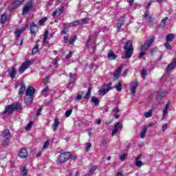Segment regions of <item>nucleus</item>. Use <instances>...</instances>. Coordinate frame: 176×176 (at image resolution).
Instances as JSON below:
<instances>
[{
  "label": "nucleus",
  "mask_w": 176,
  "mask_h": 176,
  "mask_svg": "<svg viewBox=\"0 0 176 176\" xmlns=\"http://www.w3.org/2000/svg\"><path fill=\"white\" fill-rule=\"evenodd\" d=\"M126 156H127V154H123L122 155H121L120 157V159L122 162H124V160H126Z\"/></svg>",
  "instance_id": "46"
},
{
  "label": "nucleus",
  "mask_w": 176,
  "mask_h": 176,
  "mask_svg": "<svg viewBox=\"0 0 176 176\" xmlns=\"http://www.w3.org/2000/svg\"><path fill=\"white\" fill-rule=\"evenodd\" d=\"M122 69H123V65L120 66L118 69H116V72L114 73V78H116V79H119V76H120Z\"/></svg>",
  "instance_id": "18"
},
{
  "label": "nucleus",
  "mask_w": 176,
  "mask_h": 176,
  "mask_svg": "<svg viewBox=\"0 0 176 176\" xmlns=\"http://www.w3.org/2000/svg\"><path fill=\"white\" fill-rule=\"evenodd\" d=\"M156 52H157V47L153 48L151 50V53L152 55H153L154 53H156Z\"/></svg>",
  "instance_id": "51"
},
{
  "label": "nucleus",
  "mask_w": 176,
  "mask_h": 176,
  "mask_svg": "<svg viewBox=\"0 0 176 176\" xmlns=\"http://www.w3.org/2000/svg\"><path fill=\"white\" fill-rule=\"evenodd\" d=\"M46 20H47V19L46 17H44L43 19H41L38 23L40 24V25H43V24H45V22L46 21Z\"/></svg>",
  "instance_id": "42"
},
{
  "label": "nucleus",
  "mask_w": 176,
  "mask_h": 176,
  "mask_svg": "<svg viewBox=\"0 0 176 176\" xmlns=\"http://www.w3.org/2000/svg\"><path fill=\"white\" fill-rule=\"evenodd\" d=\"M167 20H168V17H166L165 19H162V23H164V24H166V21H167Z\"/></svg>",
  "instance_id": "62"
},
{
  "label": "nucleus",
  "mask_w": 176,
  "mask_h": 176,
  "mask_svg": "<svg viewBox=\"0 0 176 176\" xmlns=\"http://www.w3.org/2000/svg\"><path fill=\"white\" fill-rule=\"evenodd\" d=\"M38 50H39V44L36 43L35 47L32 50V54H36V53H38Z\"/></svg>",
  "instance_id": "35"
},
{
  "label": "nucleus",
  "mask_w": 176,
  "mask_h": 176,
  "mask_svg": "<svg viewBox=\"0 0 176 176\" xmlns=\"http://www.w3.org/2000/svg\"><path fill=\"white\" fill-rule=\"evenodd\" d=\"M59 125H60V122L58 121V119H56L54 123V128H53L54 131H56L57 129H58Z\"/></svg>",
  "instance_id": "26"
},
{
  "label": "nucleus",
  "mask_w": 176,
  "mask_h": 176,
  "mask_svg": "<svg viewBox=\"0 0 176 176\" xmlns=\"http://www.w3.org/2000/svg\"><path fill=\"white\" fill-rule=\"evenodd\" d=\"M91 101V102H94V104H95V105H98V104H100V100H98V98H97L96 96H92Z\"/></svg>",
  "instance_id": "27"
},
{
  "label": "nucleus",
  "mask_w": 176,
  "mask_h": 176,
  "mask_svg": "<svg viewBox=\"0 0 176 176\" xmlns=\"http://www.w3.org/2000/svg\"><path fill=\"white\" fill-rule=\"evenodd\" d=\"M19 109H21V104L14 103L6 107L5 110L3 111V114L5 115L6 113H8V115H10V113H12L14 111H19Z\"/></svg>",
  "instance_id": "2"
},
{
  "label": "nucleus",
  "mask_w": 176,
  "mask_h": 176,
  "mask_svg": "<svg viewBox=\"0 0 176 176\" xmlns=\"http://www.w3.org/2000/svg\"><path fill=\"white\" fill-rule=\"evenodd\" d=\"M64 12V7H60L58 10V13L61 14Z\"/></svg>",
  "instance_id": "60"
},
{
  "label": "nucleus",
  "mask_w": 176,
  "mask_h": 176,
  "mask_svg": "<svg viewBox=\"0 0 176 176\" xmlns=\"http://www.w3.org/2000/svg\"><path fill=\"white\" fill-rule=\"evenodd\" d=\"M71 113H72V109L66 111V112L65 113V118H69V116H71Z\"/></svg>",
  "instance_id": "41"
},
{
  "label": "nucleus",
  "mask_w": 176,
  "mask_h": 176,
  "mask_svg": "<svg viewBox=\"0 0 176 176\" xmlns=\"http://www.w3.org/2000/svg\"><path fill=\"white\" fill-rule=\"evenodd\" d=\"M89 21L88 18H85L79 21H74L69 24V27H75V25H79V24H85Z\"/></svg>",
  "instance_id": "9"
},
{
  "label": "nucleus",
  "mask_w": 176,
  "mask_h": 176,
  "mask_svg": "<svg viewBox=\"0 0 176 176\" xmlns=\"http://www.w3.org/2000/svg\"><path fill=\"white\" fill-rule=\"evenodd\" d=\"M154 41H155V37L153 36L148 41L144 43V45L141 46V48H140L141 52H145V50H148V49L151 47V45H152V43H153Z\"/></svg>",
  "instance_id": "5"
},
{
  "label": "nucleus",
  "mask_w": 176,
  "mask_h": 176,
  "mask_svg": "<svg viewBox=\"0 0 176 176\" xmlns=\"http://www.w3.org/2000/svg\"><path fill=\"white\" fill-rule=\"evenodd\" d=\"M122 125L120 122H118L114 125V129L112 131L111 135L113 137L115 134H117V133L119 131V129H122Z\"/></svg>",
  "instance_id": "13"
},
{
  "label": "nucleus",
  "mask_w": 176,
  "mask_h": 176,
  "mask_svg": "<svg viewBox=\"0 0 176 176\" xmlns=\"http://www.w3.org/2000/svg\"><path fill=\"white\" fill-rule=\"evenodd\" d=\"M113 112L114 113H117V112H119V107H116V108H115L114 109H113Z\"/></svg>",
  "instance_id": "59"
},
{
  "label": "nucleus",
  "mask_w": 176,
  "mask_h": 176,
  "mask_svg": "<svg viewBox=\"0 0 176 176\" xmlns=\"http://www.w3.org/2000/svg\"><path fill=\"white\" fill-rule=\"evenodd\" d=\"M41 113H42V108H39L38 110L37 111V116H39V115H41Z\"/></svg>",
  "instance_id": "57"
},
{
  "label": "nucleus",
  "mask_w": 176,
  "mask_h": 176,
  "mask_svg": "<svg viewBox=\"0 0 176 176\" xmlns=\"http://www.w3.org/2000/svg\"><path fill=\"white\" fill-rule=\"evenodd\" d=\"M32 127V122H30V123L28 124L26 126V130H30Z\"/></svg>",
  "instance_id": "49"
},
{
  "label": "nucleus",
  "mask_w": 176,
  "mask_h": 176,
  "mask_svg": "<svg viewBox=\"0 0 176 176\" xmlns=\"http://www.w3.org/2000/svg\"><path fill=\"white\" fill-rule=\"evenodd\" d=\"M77 37L76 36H74L73 38H72V39L69 41L70 45H74V43H75V41H76Z\"/></svg>",
  "instance_id": "45"
},
{
  "label": "nucleus",
  "mask_w": 176,
  "mask_h": 176,
  "mask_svg": "<svg viewBox=\"0 0 176 176\" xmlns=\"http://www.w3.org/2000/svg\"><path fill=\"white\" fill-rule=\"evenodd\" d=\"M24 91H25V85L21 84L19 92V96H23V93H24Z\"/></svg>",
  "instance_id": "29"
},
{
  "label": "nucleus",
  "mask_w": 176,
  "mask_h": 176,
  "mask_svg": "<svg viewBox=\"0 0 176 176\" xmlns=\"http://www.w3.org/2000/svg\"><path fill=\"white\" fill-rule=\"evenodd\" d=\"M71 159V153L66 152L61 153L58 159V164H63V163H65L67 160Z\"/></svg>",
  "instance_id": "4"
},
{
  "label": "nucleus",
  "mask_w": 176,
  "mask_h": 176,
  "mask_svg": "<svg viewBox=\"0 0 176 176\" xmlns=\"http://www.w3.org/2000/svg\"><path fill=\"white\" fill-rule=\"evenodd\" d=\"M33 100H34V96H28L25 95L24 97V101L26 105H30V104H32Z\"/></svg>",
  "instance_id": "17"
},
{
  "label": "nucleus",
  "mask_w": 176,
  "mask_h": 176,
  "mask_svg": "<svg viewBox=\"0 0 176 176\" xmlns=\"http://www.w3.org/2000/svg\"><path fill=\"white\" fill-rule=\"evenodd\" d=\"M167 127H168L167 124H164L162 126V131H166V130H167Z\"/></svg>",
  "instance_id": "54"
},
{
  "label": "nucleus",
  "mask_w": 176,
  "mask_h": 176,
  "mask_svg": "<svg viewBox=\"0 0 176 176\" xmlns=\"http://www.w3.org/2000/svg\"><path fill=\"white\" fill-rule=\"evenodd\" d=\"M24 1H25V0H16L14 2V5H15L16 8H19V6H20V5H21V3H23V2H24Z\"/></svg>",
  "instance_id": "34"
},
{
  "label": "nucleus",
  "mask_w": 176,
  "mask_h": 176,
  "mask_svg": "<svg viewBox=\"0 0 176 176\" xmlns=\"http://www.w3.org/2000/svg\"><path fill=\"white\" fill-rule=\"evenodd\" d=\"M116 89L117 91H122V82H119L116 85Z\"/></svg>",
  "instance_id": "36"
},
{
  "label": "nucleus",
  "mask_w": 176,
  "mask_h": 176,
  "mask_svg": "<svg viewBox=\"0 0 176 176\" xmlns=\"http://www.w3.org/2000/svg\"><path fill=\"white\" fill-rule=\"evenodd\" d=\"M148 72L146 71V69H143L142 71V76H144V78H145V76L147 75Z\"/></svg>",
  "instance_id": "50"
},
{
  "label": "nucleus",
  "mask_w": 176,
  "mask_h": 176,
  "mask_svg": "<svg viewBox=\"0 0 176 176\" xmlns=\"http://www.w3.org/2000/svg\"><path fill=\"white\" fill-rule=\"evenodd\" d=\"M97 166H91L90 171L88 173L89 176H91L94 173L96 172V170H97Z\"/></svg>",
  "instance_id": "28"
},
{
  "label": "nucleus",
  "mask_w": 176,
  "mask_h": 176,
  "mask_svg": "<svg viewBox=\"0 0 176 176\" xmlns=\"http://www.w3.org/2000/svg\"><path fill=\"white\" fill-rule=\"evenodd\" d=\"M63 39H64L63 42H64L65 43H67V42H68V36H65L63 37Z\"/></svg>",
  "instance_id": "58"
},
{
  "label": "nucleus",
  "mask_w": 176,
  "mask_h": 176,
  "mask_svg": "<svg viewBox=\"0 0 176 176\" xmlns=\"http://www.w3.org/2000/svg\"><path fill=\"white\" fill-rule=\"evenodd\" d=\"M165 47L166 49H168V50H171L173 49V47L170 45V43H168V42H166L165 43Z\"/></svg>",
  "instance_id": "44"
},
{
  "label": "nucleus",
  "mask_w": 176,
  "mask_h": 176,
  "mask_svg": "<svg viewBox=\"0 0 176 176\" xmlns=\"http://www.w3.org/2000/svg\"><path fill=\"white\" fill-rule=\"evenodd\" d=\"M91 94V87H89L88 89L87 94L84 96L85 100H89V98H90Z\"/></svg>",
  "instance_id": "30"
},
{
  "label": "nucleus",
  "mask_w": 176,
  "mask_h": 176,
  "mask_svg": "<svg viewBox=\"0 0 176 176\" xmlns=\"http://www.w3.org/2000/svg\"><path fill=\"white\" fill-rule=\"evenodd\" d=\"M176 67V58L172 60V62L168 65L166 71H172Z\"/></svg>",
  "instance_id": "14"
},
{
  "label": "nucleus",
  "mask_w": 176,
  "mask_h": 176,
  "mask_svg": "<svg viewBox=\"0 0 176 176\" xmlns=\"http://www.w3.org/2000/svg\"><path fill=\"white\" fill-rule=\"evenodd\" d=\"M141 157H142V154H140L135 160V164L136 167H138L139 168H141L142 166H144V163L142 161H141Z\"/></svg>",
  "instance_id": "11"
},
{
  "label": "nucleus",
  "mask_w": 176,
  "mask_h": 176,
  "mask_svg": "<svg viewBox=\"0 0 176 176\" xmlns=\"http://www.w3.org/2000/svg\"><path fill=\"white\" fill-rule=\"evenodd\" d=\"M97 124H101V119H98L96 120Z\"/></svg>",
  "instance_id": "63"
},
{
  "label": "nucleus",
  "mask_w": 176,
  "mask_h": 176,
  "mask_svg": "<svg viewBox=\"0 0 176 176\" xmlns=\"http://www.w3.org/2000/svg\"><path fill=\"white\" fill-rule=\"evenodd\" d=\"M91 148V144L90 142L86 143L85 151L87 152H89Z\"/></svg>",
  "instance_id": "40"
},
{
  "label": "nucleus",
  "mask_w": 176,
  "mask_h": 176,
  "mask_svg": "<svg viewBox=\"0 0 176 176\" xmlns=\"http://www.w3.org/2000/svg\"><path fill=\"white\" fill-rule=\"evenodd\" d=\"M107 88L102 89L99 90V96H105L111 89H112V82H109L106 85Z\"/></svg>",
  "instance_id": "8"
},
{
  "label": "nucleus",
  "mask_w": 176,
  "mask_h": 176,
  "mask_svg": "<svg viewBox=\"0 0 176 176\" xmlns=\"http://www.w3.org/2000/svg\"><path fill=\"white\" fill-rule=\"evenodd\" d=\"M43 36H44V41L43 43H46V40L47 39V36H49V31L46 30L44 34H43Z\"/></svg>",
  "instance_id": "38"
},
{
  "label": "nucleus",
  "mask_w": 176,
  "mask_h": 176,
  "mask_svg": "<svg viewBox=\"0 0 176 176\" xmlns=\"http://www.w3.org/2000/svg\"><path fill=\"white\" fill-rule=\"evenodd\" d=\"M49 140H47L45 142H44L43 149H47V148L49 147Z\"/></svg>",
  "instance_id": "43"
},
{
  "label": "nucleus",
  "mask_w": 176,
  "mask_h": 176,
  "mask_svg": "<svg viewBox=\"0 0 176 176\" xmlns=\"http://www.w3.org/2000/svg\"><path fill=\"white\" fill-rule=\"evenodd\" d=\"M53 65H54L55 67H57V65H58V60L57 59V58H56L54 61L52 62Z\"/></svg>",
  "instance_id": "48"
},
{
  "label": "nucleus",
  "mask_w": 176,
  "mask_h": 176,
  "mask_svg": "<svg viewBox=\"0 0 176 176\" xmlns=\"http://www.w3.org/2000/svg\"><path fill=\"white\" fill-rule=\"evenodd\" d=\"M8 72L11 79H14V78H16V75L17 74V70L16 69V67H12L11 70H9Z\"/></svg>",
  "instance_id": "16"
},
{
  "label": "nucleus",
  "mask_w": 176,
  "mask_h": 176,
  "mask_svg": "<svg viewBox=\"0 0 176 176\" xmlns=\"http://www.w3.org/2000/svg\"><path fill=\"white\" fill-rule=\"evenodd\" d=\"M143 17H144V19L146 20V23H152V17L149 14L146 12L145 14L143 15Z\"/></svg>",
  "instance_id": "22"
},
{
  "label": "nucleus",
  "mask_w": 176,
  "mask_h": 176,
  "mask_svg": "<svg viewBox=\"0 0 176 176\" xmlns=\"http://www.w3.org/2000/svg\"><path fill=\"white\" fill-rule=\"evenodd\" d=\"M116 176H123V175L122 174V173L118 172Z\"/></svg>",
  "instance_id": "64"
},
{
  "label": "nucleus",
  "mask_w": 176,
  "mask_h": 176,
  "mask_svg": "<svg viewBox=\"0 0 176 176\" xmlns=\"http://www.w3.org/2000/svg\"><path fill=\"white\" fill-rule=\"evenodd\" d=\"M166 42H173L174 41V36L172 34H169L166 36Z\"/></svg>",
  "instance_id": "25"
},
{
  "label": "nucleus",
  "mask_w": 176,
  "mask_h": 176,
  "mask_svg": "<svg viewBox=\"0 0 176 176\" xmlns=\"http://www.w3.org/2000/svg\"><path fill=\"white\" fill-rule=\"evenodd\" d=\"M10 138V131L9 129H6L3 133V138L1 140L3 146H8V145H9Z\"/></svg>",
  "instance_id": "3"
},
{
  "label": "nucleus",
  "mask_w": 176,
  "mask_h": 176,
  "mask_svg": "<svg viewBox=\"0 0 176 176\" xmlns=\"http://www.w3.org/2000/svg\"><path fill=\"white\" fill-rule=\"evenodd\" d=\"M148 131V126H144L143 129L140 133L141 138H145V135H146V132Z\"/></svg>",
  "instance_id": "23"
},
{
  "label": "nucleus",
  "mask_w": 176,
  "mask_h": 176,
  "mask_svg": "<svg viewBox=\"0 0 176 176\" xmlns=\"http://www.w3.org/2000/svg\"><path fill=\"white\" fill-rule=\"evenodd\" d=\"M124 49L125 50V55L124 56H122V58H124L125 60L127 58H131V56H133V52L134 50L133 43L130 41H127L124 46Z\"/></svg>",
  "instance_id": "1"
},
{
  "label": "nucleus",
  "mask_w": 176,
  "mask_h": 176,
  "mask_svg": "<svg viewBox=\"0 0 176 176\" xmlns=\"http://www.w3.org/2000/svg\"><path fill=\"white\" fill-rule=\"evenodd\" d=\"M137 87H138V81L135 80L131 82L130 90L132 94H135V90H137Z\"/></svg>",
  "instance_id": "10"
},
{
  "label": "nucleus",
  "mask_w": 176,
  "mask_h": 176,
  "mask_svg": "<svg viewBox=\"0 0 176 176\" xmlns=\"http://www.w3.org/2000/svg\"><path fill=\"white\" fill-rule=\"evenodd\" d=\"M19 157L21 159H25L28 156V152L27 151V149L25 148H22L19 153Z\"/></svg>",
  "instance_id": "15"
},
{
  "label": "nucleus",
  "mask_w": 176,
  "mask_h": 176,
  "mask_svg": "<svg viewBox=\"0 0 176 176\" xmlns=\"http://www.w3.org/2000/svg\"><path fill=\"white\" fill-rule=\"evenodd\" d=\"M129 6H131V8H133V6H134V0H129Z\"/></svg>",
  "instance_id": "53"
},
{
  "label": "nucleus",
  "mask_w": 176,
  "mask_h": 176,
  "mask_svg": "<svg viewBox=\"0 0 176 176\" xmlns=\"http://www.w3.org/2000/svg\"><path fill=\"white\" fill-rule=\"evenodd\" d=\"M102 145H107V144H108V141L107 140V139H105V138H103L102 140Z\"/></svg>",
  "instance_id": "52"
},
{
  "label": "nucleus",
  "mask_w": 176,
  "mask_h": 176,
  "mask_svg": "<svg viewBox=\"0 0 176 176\" xmlns=\"http://www.w3.org/2000/svg\"><path fill=\"white\" fill-rule=\"evenodd\" d=\"M32 1H28L27 3H25L23 8V14H28L30 10L32 9Z\"/></svg>",
  "instance_id": "7"
},
{
  "label": "nucleus",
  "mask_w": 176,
  "mask_h": 176,
  "mask_svg": "<svg viewBox=\"0 0 176 176\" xmlns=\"http://www.w3.org/2000/svg\"><path fill=\"white\" fill-rule=\"evenodd\" d=\"M164 97V92L159 91L156 94V98H163Z\"/></svg>",
  "instance_id": "33"
},
{
  "label": "nucleus",
  "mask_w": 176,
  "mask_h": 176,
  "mask_svg": "<svg viewBox=\"0 0 176 176\" xmlns=\"http://www.w3.org/2000/svg\"><path fill=\"white\" fill-rule=\"evenodd\" d=\"M87 132H88V135L89 137H91V129H88Z\"/></svg>",
  "instance_id": "61"
},
{
  "label": "nucleus",
  "mask_w": 176,
  "mask_h": 176,
  "mask_svg": "<svg viewBox=\"0 0 176 176\" xmlns=\"http://www.w3.org/2000/svg\"><path fill=\"white\" fill-rule=\"evenodd\" d=\"M32 63L31 60H27L26 61H25L21 66L19 68V74H24V72L26 69H28V68H30V65H31Z\"/></svg>",
  "instance_id": "6"
},
{
  "label": "nucleus",
  "mask_w": 176,
  "mask_h": 176,
  "mask_svg": "<svg viewBox=\"0 0 176 176\" xmlns=\"http://www.w3.org/2000/svg\"><path fill=\"white\" fill-rule=\"evenodd\" d=\"M30 31L32 34H34L35 35V34H36V32L38 31V25L32 23L30 25Z\"/></svg>",
  "instance_id": "19"
},
{
  "label": "nucleus",
  "mask_w": 176,
  "mask_h": 176,
  "mask_svg": "<svg viewBox=\"0 0 176 176\" xmlns=\"http://www.w3.org/2000/svg\"><path fill=\"white\" fill-rule=\"evenodd\" d=\"M34 94H35V89L32 87H29L25 91V96H28L30 97H34Z\"/></svg>",
  "instance_id": "12"
},
{
  "label": "nucleus",
  "mask_w": 176,
  "mask_h": 176,
  "mask_svg": "<svg viewBox=\"0 0 176 176\" xmlns=\"http://www.w3.org/2000/svg\"><path fill=\"white\" fill-rule=\"evenodd\" d=\"M70 57H72V52H71L66 56V59L69 60Z\"/></svg>",
  "instance_id": "56"
},
{
  "label": "nucleus",
  "mask_w": 176,
  "mask_h": 176,
  "mask_svg": "<svg viewBox=\"0 0 176 176\" xmlns=\"http://www.w3.org/2000/svg\"><path fill=\"white\" fill-rule=\"evenodd\" d=\"M21 175L24 176L27 175V169L25 168H22Z\"/></svg>",
  "instance_id": "47"
},
{
  "label": "nucleus",
  "mask_w": 176,
  "mask_h": 176,
  "mask_svg": "<svg viewBox=\"0 0 176 176\" xmlns=\"http://www.w3.org/2000/svg\"><path fill=\"white\" fill-rule=\"evenodd\" d=\"M23 33V30H18L15 31V36L16 38H19L20 36V35H21V34Z\"/></svg>",
  "instance_id": "37"
},
{
  "label": "nucleus",
  "mask_w": 176,
  "mask_h": 176,
  "mask_svg": "<svg viewBox=\"0 0 176 176\" xmlns=\"http://www.w3.org/2000/svg\"><path fill=\"white\" fill-rule=\"evenodd\" d=\"M153 113V110L150 109L148 112H146L144 113V118H151V116H152Z\"/></svg>",
  "instance_id": "32"
},
{
  "label": "nucleus",
  "mask_w": 176,
  "mask_h": 176,
  "mask_svg": "<svg viewBox=\"0 0 176 176\" xmlns=\"http://www.w3.org/2000/svg\"><path fill=\"white\" fill-rule=\"evenodd\" d=\"M47 91H49V87L47 86L45 88H44V89L42 90L41 91L42 96H46V94L47 93Z\"/></svg>",
  "instance_id": "39"
},
{
  "label": "nucleus",
  "mask_w": 176,
  "mask_h": 176,
  "mask_svg": "<svg viewBox=\"0 0 176 176\" xmlns=\"http://www.w3.org/2000/svg\"><path fill=\"white\" fill-rule=\"evenodd\" d=\"M168 104H166L164 111H163V116H162V120L167 118V115H168Z\"/></svg>",
  "instance_id": "20"
},
{
  "label": "nucleus",
  "mask_w": 176,
  "mask_h": 176,
  "mask_svg": "<svg viewBox=\"0 0 176 176\" xmlns=\"http://www.w3.org/2000/svg\"><path fill=\"white\" fill-rule=\"evenodd\" d=\"M107 58H109V60H115L116 55H115V53L112 50H110L107 54Z\"/></svg>",
  "instance_id": "21"
},
{
  "label": "nucleus",
  "mask_w": 176,
  "mask_h": 176,
  "mask_svg": "<svg viewBox=\"0 0 176 176\" xmlns=\"http://www.w3.org/2000/svg\"><path fill=\"white\" fill-rule=\"evenodd\" d=\"M8 20V15L6 14H3L0 19V22L1 24H5Z\"/></svg>",
  "instance_id": "24"
},
{
  "label": "nucleus",
  "mask_w": 176,
  "mask_h": 176,
  "mask_svg": "<svg viewBox=\"0 0 176 176\" xmlns=\"http://www.w3.org/2000/svg\"><path fill=\"white\" fill-rule=\"evenodd\" d=\"M144 56H145V52H142L140 54H139V58H142L144 57Z\"/></svg>",
  "instance_id": "55"
},
{
  "label": "nucleus",
  "mask_w": 176,
  "mask_h": 176,
  "mask_svg": "<svg viewBox=\"0 0 176 176\" xmlns=\"http://www.w3.org/2000/svg\"><path fill=\"white\" fill-rule=\"evenodd\" d=\"M83 94H85V92H83V91H82L78 94V96L76 97V102H79V101H80V100H82V98L83 97Z\"/></svg>",
  "instance_id": "31"
}]
</instances>
